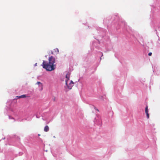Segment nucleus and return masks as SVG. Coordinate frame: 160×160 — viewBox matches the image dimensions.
<instances>
[{
	"label": "nucleus",
	"mask_w": 160,
	"mask_h": 160,
	"mask_svg": "<svg viewBox=\"0 0 160 160\" xmlns=\"http://www.w3.org/2000/svg\"><path fill=\"white\" fill-rule=\"evenodd\" d=\"M59 52V50L58 48L54 49L51 52V53L52 54H57Z\"/></svg>",
	"instance_id": "obj_4"
},
{
	"label": "nucleus",
	"mask_w": 160,
	"mask_h": 160,
	"mask_svg": "<svg viewBox=\"0 0 160 160\" xmlns=\"http://www.w3.org/2000/svg\"><path fill=\"white\" fill-rule=\"evenodd\" d=\"M44 131L45 132H48L49 130V128L48 125H46L45 126L44 128Z\"/></svg>",
	"instance_id": "obj_5"
},
{
	"label": "nucleus",
	"mask_w": 160,
	"mask_h": 160,
	"mask_svg": "<svg viewBox=\"0 0 160 160\" xmlns=\"http://www.w3.org/2000/svg\"><path fill=\"white\" fill-rule=\"evenodd\" d=\"M26 97L25 95H23L19 96H17V97L18 98H26Z\"/></svg>",
	"instance_id": "obj_6"
},
{
	"label": "nucleus",
	"mask_w": 160,
	"mask_h": 160,
	"mask_svg": "<svg viewBox=\"0 0 160 160\" xmlns=\"http://www.w3.org/2000/svg\"><path fill=\"white\" fill-rule=\"evenodd\" d=\"M148 107L147 105H146L145 108V112L147 115V118L148 119L149 118V115L148 113Z\"/></svg>",
	"instance_id": "obj_3"
},
{
	"label": "nucleus",
	"mask_w": 160,
	"mask_h": 160,
	"mask_svg": "<svg viewBox=\"0 0 160 160\" xmlns=\"http://www.w3.org/2000/svg\"><path fill=\"white\" fill-rule=\"evenodd\" d=\"M70 75L67 74L66 76V79L65 80L66 84L68 88L69 89H72V87L73 86L74 83L72 81L69 80Z\"/></svg>",
	"instance_id": "obj_2"
},
{
	"label": "nucleus",
	"mask_w": 160,
	"mask_h": 160,
	"mask_svg": "<svg viewBox=\"0 0 160 160\" xmlns=\"http://www.w3.org/2000/svg\"><path fill=\"white\" fill-rule=\"evenodd\" d=\"M38 135L39 136H40V134H38Z\"/></svg>",
	"instance_id": "obj_9"
},
{
	"label": "nucleus",
	"mask_w": 160,
	"mask_h": 160,
	"mask_svg": "<svg viewBox=\"0 0 160 160\" xmlns=\"http://www.w3.org/2000/svg\"><path fill=\"white\" fill-rule=\"evenodd\" d=\"M48 60V61H43L42 65L43 68L49 71L54 70L56 67L55 64V58L51 56L49 58Z\"/></svg>",
	"instance_id": "obj_1"
},
{
	"label": "nucleus",
	"mask_w": 160,
	"mask_h": 160,
	"mask_svg": "<svg viewBox=\"0 0 160 160\" xmlns=\"http://www.w3.org/2000/svg\"><path fill=\"white\" fill-rule=\"evenodd\" d=\"M36 84H37L38 85H40H40H41V86H42V83L40 82H37Z\"/></svg>",
	"instance_id": "obj_7"
},
{
	"label": "nucleus",
	"mask_w": 160,
	"mask_h": 160,
	"mask_svg": "<svg viewBox=\"0 0 160 160\" xmlns=\"http://www.w3.org/2000/svg\"><path fill=\"white\" fill-rule=\"evenodd\" d=\"M152 55V53L150 52H149V53H148V55L149 56H151Z\"/></svg>",
	"instance_id": "obj_8"
}]
</instances>
